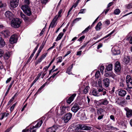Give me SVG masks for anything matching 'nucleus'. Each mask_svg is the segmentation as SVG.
Wrapping results in <instances>:
<instances>
[{
  "instance_id": "39448f33",
  "label": "nucleus",
  "mask_w": 132,
  "mask_h": 132,
  "mask_svg": "<svg viewBox=\"0 0 132 132\" xmlns=\"http://www.w3.org/2000/svg\"><path fill=\"white\" fill-rule=\"evenodd\" d=\"M72 116V113L70 112L68 113L62 117V119L65 123H67L71 119Z\"/></svg>"
},
{
  "instance_id": "79ce46f5",
  "label": "nucleus",
  "mask_w": 132,
  "mask_h": 132,
  "mask_svg": "<svg viewBox=\"0 0 132 132\" xmlns=\"http://www.w3.org/2000/svg\"><path fill=\"white\" fill-rule=\"evenodd\" d=\"M89 26H88L82 32V33L84 34L85 33L87 32L89 30Z\"/></svg>"
},
{
  "instance_id": "e2e57ef3",
  "label": "nucleus",
  "mask_w": 132,
  "mask_h": 132,
  "mask_svg": "<svg viewBox=\"0 0 132 132\" xmlns=\"http://www.w3.org/2000/svg\"><path fill=\"white\" fill-rule=\"evenodd\" d=\"M71 52V51H69L67 52L66 54L64 55V57H65L70 54Z\"/></svg>"
},
{
  "instance_id": "0eeeda50",
  "label": "nucleus",
  "mask_w": 132,
  "mask_h": 132,
  "mask_svg": "<svg viewBox=\"0 0 132 132\" xmlns=\"http://www.w3.org/2000/svg\"><path fill=\"white\" fill-rule=\"evenodd\" d=\"M76 128L78 129H81L86 130H89L91 129L90 127H89L86 126L85 125L81 124L77 125L76 126Z\"/></svg>"
},
{
  "instance_id": "393cba45",
  "label": "nucleus",
  "mask_w": 132,
  "mask_h": 132,
  "mask_svg": "<svg viewBox=\"0 0 132 132\" xmlns=\"http://www.w3.org/2000/svg\"><path fill=\"white\" fill-rule=\"evenodd\" d=\"M11 55V53L10 52H7L4 54V57L5 59L7 60L10 57Z\"/></svg>"
},
{
  "instance_id": "6e6d98bb",
  "label": "nucleus",
  "mask_w": 132,
  "mask_h": 132,
  "mask_svg": "<svg viewBox=\"0 0 132 132\" xmlns=\"http://www.w3.org/2000/svg\"><path fill=\"white\" fill-rule=\"evenodd\" d=\"M6 5L5 4H4L2 3L1 1H0V8L3 7H5Z\"/></svg>"
},
{
  "instance_id": "c9c22d12",
  "label": "nucleus",
  "mask_w": 132,
  "mask_h": 132,
  "mask_svg": "<svg viewBox=\"0 0 132 132\" xmlns=\"http://www.w3.org/2000/svg\"><path fill=\"white\" fill-rule=\"evenodd\" d=\"M126 7L128 9H130L132 8V2L125 5Z\"/></svg>"
},
{
  "instance_id": "cd10ccee",
  "label": "nucleus",
  "mask_w": 132,
  "mask_h": 132,
  "mask_svg": "<svg viewBox=\"0 0 132 132\" xmlns=\"http://www.w3.org/2000/svg\"><path fill=\"white\" fill-rule=\"evenodd\" d=\"M73 67V64H72L71 66L69 67L67 69L66 72L69 75L72 74V72H71L72 69Z\"/></svg>"
},
{
  "instance_id": "5fc2aeb1",
  "label": "nucleus",
  "mask_w": 132,
  "mask_h": 132,
  "mask_svg": "<svg viewBox=\"0 0 132 132\" xmlns=\"http://www.w3.org/2000/svg\"><path fill=\"white\" fill-rule=\"evenodd\" d=\"M104 69V67L103 66L101 65L100 68V70L101 72L102 73H103V70Z\"/></svg>"
},
{
  "instance_id": "4468645a",
  "label": "nucleus",
  "mask_w": 132,
  "mask_h": 132,
  "mask_svg": "<svg viewBox=\"0 0 132 132\" xmlns=\"http://www.w3.org/2000/svg\"><path fill=\"white\" fill-rule=\"evenodd\" d=\"M5 17L9 20L13 18V14L12 12L9 11H7L5 13Z\"/></svg>"
},
{
  "instance_id": "bb28decb",
  "label": "nucleus",
  "mask_w": 132,
  "mask_h": 132,
  "mask_svg": "<svg viewBox=\"0 0 132 132\" xmlns=\"http://www.w3.org/2000/svg\"><path fill=\"white\" fill-rule=\"evenodd\" d=\"M130 57L127 56L125 57L123 59V61L126 64H128L130 62Z\"/></svg>"
},
{
  "instance_id": "1a4fd4ad",
  "label": "nucleus",
  "mask_w": 132,
  "mask_h": 132,
  "mask_svg": "<svg viewBox=\"0 0 132 132\" xmlns=\"http://www.w3.org/2000/svg\"><path fill=\"white\" fill-rule=\"evenodd\" d=\"M80 109L78 104L77 103H75L71 108V110L74 113L77 112Z\"/></svg>"
},
{
  "instance_id": "3c124183",
  "label": "nucleus",
  "mask_w": 132,
  "mask_h": 132,
  "mask_svg": "<svg viewBox=\"0 0 132 132\" xmlns=\"http://www.w3.org/2000/svg\"><path fill=\"white\" fill-rule=\"evenodd\" d=\"M56 44V42H54L53 44V46L49 48L47 50V51H48L52 49H53L54 47L55 46V44Z\"/></svg>"
},
{
  "instance_id": "2eb2a0df",
  "label": "nucleus",
  "mask_w": 132,
  "mask_h": 132,
  "mask_svg": "<svg viewBox=\"0 0 132 132\" xmlns=\"http://www.w3.org/2000/svg\"><path fill=\"white\" fill-rule=\"evenodd\" d=\"M58 128V127L56 126H54L52 127L49 128L46 130L47 132H55V130Z\"/></svg>"
},
{
  "instance_id": "b1692460",
  "label": "nucleus",
  "mask_w": 132,
  "mask_h": 132,
  "mask_svg": "<svg viewBox=\"0 0 132 132\" xmlns=\"http://www.w3.org/2000/svg\"><path fill=\"white\" fill-rule=\"evenodd\" d=\"M6 44V43L4 39L2 38H0V48H2L5 46Z\"/></svg>"
},
{
  "instance_id": "6e6552de",
  "label": "nucleus",
  "mask_w": 132,
  "mask_h": 132,
  "mask_svg": "<svg viewBox=\"0 0 132 132\" xmlns=\"http://www.w3.org/2000/svg\"><path fill=\"white\" fill-rule=\"evenodd\" d=\"M19 2V0H11L10 3L11 6L13 8L16 7L18 4Z\"/></svg>"
},
{
  "instance_id": "5701e85b",
  "label": "nucleus",
  "mask_w": 132,
  "mask_h": 132,
  "mask_svg": "<svg viewBox=\"0 0 132 132\" xmlns=\"http://www.w3.org/2000/svg\"><path fill=\"white\" fill-rule=\"evenodd\" d=\"M119 95L121 97H123L126 94V91L123 89H120L119 90Z\"/></svg>"
},
{
  "instance_id": "72a5a7b5",
  "label": "nucleus",
  "mask_w": 132,
  "mask_h": 132,
  "mask_svg": "<svg viewBox=\"0 0 132 132\" xmlns=\"http://www.w3.org/2000/svg\"><path fill=\"white\" fill-rule=\"evenodd\" d=\"M102 25V23L100 22H99L96 25L95 27V29L97 30H98L101 29V26Z\"/></svg>"
},
{
  "instance_id": "de8ad7c7",
  "label": "nucleus",
  "mask_w": 132,
  "mask_h": 132,
  "mask_svg": "<svg viewBox=\"0 0 132 132\" xmlns=\"http://www.w3.org/2000/svg\"><path fill=\"white\" fill-rule=\"evenodd\" d=\"M81 19V18H76L73 21V23H75L77 21H79Z\"/></svg>"
},
{
  "instance_id": "680f3d73",
  "label": "nucleus",
  "mask_w": 132,
  "mask_h": 132,
  "mask_svg": "<svg viewBox=\"0 0 132 132\" xmlns=\"http://www.w3.org/2000/svg\"><path fill=\"white\" fill-rule=\"evenodd\" d=\"M48 0H41V3L43 4H46Z\"/></svg>"
},
{
  "instance_id": "69168bd1",
  "label": "nucleus",
  "mask_w": 132,
  "mask_h": 132,
  "mask_svg": "<svg viewBox=\"0 0 132 132\" xmlns=\"http://www.w3.org/2000/svg\"><path fill=\"white\" fill-rule=\"evenodd\" d=\"M50 67V66H49V65H48L47 66H46V67H45L44 68V71H45V72H46V71Z\"/></svg>"
},
{
  "instance_id": "4d7b16f0",
  "label": "nucleus",
  "mask_w": 132,
  "mask_h": 132,
  "mask_svg": "<svg viewBox=\"0 0 132 132\" xmlns=\"http://www.w3.org/2000/svg\"><path fill=\"white\" fill-rule=\"evenodd\" d=\"M86 10L85 9H81L80 11L79 12V14L80 13H85V11Z\"/></svg>"
},
{
  "instance_id": "6ab92c4d",
  "label": "nucleus",
  "mask_w": 132,
  "mask_h": 132,
  "mask_svg": "<svg viewBox=\"0 0 132 132\" xmlns=\"http://www.w3.org/2000/svg\"><path fill=\"white\" fill-rule=\"evenodd\" d=\"M103 83L106 87H108L110 83L109 79L106 78H104L103 80Z\"/></svg>"
},
{
  "instance_id": "ddd939ff",
  "label": "nucleus",
  "mask_w": 132,
  "mask_h": 132,
  "mask_svg": "<svg viewBox=\"0 0 132 132\" xmlns=\"http://www.w3.org/2000/svg\"><path fill=\"white\" fill-rule=\"evenodd\" d=\"M126 111V116L127 117L129 118L132 116V110L126 108L124 109Z\"/></svg>"
},
{
  "instance_id": "58836bf2",
  "label": "nucleus",
  "mask_w": 132,
  "mask_h": 132,
  "mask_svg": "<svg viewBox=\"0 0 132 132\" xmlns=\"http://www.w3.org/2000/svg\"><path fill=\"white\" fill-rule=\"evenodd\" d=\"M46 82L42 86H41L40 88L38 89V90L37 91V93L38 92H41V90L45 86L46 84Z\"/></svg>"
},
{
  "instance_id": "ea45409f",
  "label": "nucleus",
  "mask_w": 132,
  "mask_h": 132,
  "mask_svg": "<svg viewBox=\"0 0 132 132\" xmlns=\"http://www.w3.org/2000/svg\"><path fill=\"white\" fill-rule=\"evenodd\" d=\"M120 13V11L119 9H116L114 11V13L116 15H118Z\"/></svg>"
},
{
  "instance_id": "f8f14e48",
  "label": "nucleus",
  "mask_w": 132,
  "mask_h": 132,
  "mask_svg": "<svg viewBox=\"0 0 132 132\" xmlns=\"http://www.w3.org/2000/svg\"><path fill=\"white\" fill-rule=\"evenodd\" d=\"M115 71L117 72H119L121 70V66L120 63L118 62H117L115 64Z\"/></svg>"
},
{
  "instance_id": "7ed1b4c3",
  "label": "nucleus",
  "mask_w": 132,
  "mask_h": 132,
  "mask_svg": "<svg viewBox=\"0 0 132 132\" xmlns=\"http://www.w3.org/2000/svg\"><path fill=\"white\" fill-rule=\"evenodd\" d=\"M21 22L18 19L16 18L13 20L11 23V25L15 28H18L20 26Z\"/></svg>"
},
{
  "instance_id": "bf43d9fd",
  "label": "nucleus",
  "mask_w": 132,
  "mask_h": 132,
  "mask_svg": "<svg viewBox=\"0 0 132 132\" xmlns=\"http://www.w3.org/2000/svg\"><path fill=\"white\" fill-rule=\"evenodd\" d=\"M98 117L97 119L98 120H100L103 118L104 116V115H98Z\"/></svg>"
},
{
  "instance_id": "f257e3e1",
  "label": "nucleus",
  "mask_w": 132,
  "mask_h": 132,
  "mask_svg": "<svg viewBox=\"0 0 132 132\" xmlns=\"http://www.w3.org/2000/svg\"><path fill=\"white\" fill-rule=\"evenodd\" d=\"M24 1L25 3L28 5H22L21 7V9L25 13L28 15L30 16L31 14L30 9L28 5L30 3V0H24Z\"/></svg>"
},
{
  "instance_id": "c756f323",
  "label": "nucleus",
  "mask_w": 132,
  "mask_h": 132,
  "mask_svg": "<svg viewBox=\"0 0 132 132\" xmlns=\"http://www.w3.org/2000/svg\"><path fill=\"white\" fill-rule=\"evenodd\" d=\"M102 105H106L108 104L109 103L108 101H107V99L105 98L101 100Z\"/></svg>"
},
{
  "instance_id": "a18cd8bd",
  "label": "nucleus",
  "mask_w": 132,
  "mask_h": 132,
  "mask_svg": "<svg viewBox=\"0 0 132 132\" xmlns=\"http://www.w3.org/2000/svg\"><path fill=\"white\" fill-rule=\"evenodd\" d=\"M100 75V72L99 71H97L95 73V76L97 78Z\"/></svg>"
},
{
  "instance_id": "09e8293b",
  "label": "nucleus",
  "mask_w": 132,
  "mask_h": 132,
  "mask_svg": "<svg viewBox=\"0 0 132 132\" xmlns=\"http://www.w3.org/2000/svg\"><path fill=\"white\" fill-rule=\"evenodd\" d=\"M16 103H15V104H14L10 108V111L11 112H12L13 111L14 109V108L16 105Z\"/></svg>"
},
{
  "instance_id": "f03ea898",
  "label": "nucleus",
  "mask_w": 132,
  "mask_h": 132,
  "mask_svg": "<svg viewBox=\"0 0 132 132\" xmlns=\"http://www.w3.org/2000/svg\"><path fill=\"white\" fill-rule=\"evenodd\" d=\"M96 84L95 86L97 87V89L98 90V92H102V95H106V92L105 89L102 86L101 81V80H99L98 84L96 83Z\"/></svg>"
},
{
  "instance_id": "412c9836",
  "label": "nucleus",
  "mask_w": 132,
  "mask_h": 132,
  "mask_svg": "<svg viewBox=\"0 0 132 132\" xmlns=\"http://www.w3.org/2000/svg\"><path fill=\"white\" fill-rule=\"evenodd\" d=\"M104 76L106 77H111L114 78L115 77L114 74L112 72H108L105 73Z\"/></svg>"
},
{
  "instance_id": "864d4df0",
  "label": "nucleus",
  "mask_w": 132,
  "mask_h": 132,
  "mask_svg": "<svg viewBox=\"0 0 132 132\" xmlns=\"http://www.w3.org/2000/svg\"><path fill=\"white\" fill-rule=\"evenodd\" d=\"M85 37L84 36H83L80 37L79 39H78V40L80 42L81 41L85 38Z\"/></svg>"
},
{
  "instance_id": "2f4dec72",
  "label": "nucleus",
  "mask_w": 132,
  "mask_h": 132,
  "mask_svg": "<svg viewBox=\"0 0 132 132\" xmlns=\"http://www.w3.org/2000/svg\"><path fill=\"white\" fill-rule=\"evenodd\" d=\"M63 34H64L62 32L60 33L57 37L55 40L56 41H58V40H60L63 36Z\"/></svg>"
},
{
  "instance_id": "dca6fc26",
  "label": "nucleus",
  "mask_w": 132,
  "mask_h": 132,
  "mask_svg": "<svg viewBox=\"0 0 132 132\" xmlns=\"http://www.w3.org/2000/svg\"><path fill=\"white\" fill-rule=\"evenodd\" d=\"M118 47L117 46H116L113 47L112 49V51L113 54L114 55H117L120 54V52L119 50L118 49Z\"/></svg>"
},
{
  "instance_id": "37998d69",
  "label": "nucleus",
  "mask_w": 132,
  "mask_h": 132,
  "mask_svg": "<svg viewBox=\"0 0 132 132\" xmlns=\"http://www.w3.org/2000/svg\"><path fill=\"white\" fill-rule=\"evenodd\" d=\"M62 12V10L61 9L60 10L59 12L58 13V14L57 15H56L55 16H57V19L59 17L61 16V14Z\"/></svg>"
},
{
  "instance_id": "e433bc0d",
  "label": "nucleus",
  "mask_w": 132,
  "mask_h": 132,
  "mask_svg": "<svg viewBox=\"0 0 132 132\" xmlns=\"http://www.w3.org/2000/svg\"><path fill=\"white\" fill-rule=\"evenodd\" d=\"M13 84V82H11V83L10 84V85L9 86L8 88V89L7 90V92L5 94V96H6L7 95V94H8V92H9V90H10V88H11V87H12V86Z\"/></svg>"
},
{
  "instance_id": "0e129e2a",
  "label": "nucleus",
  "mask_w": 132,
  "mask_h": 132,
  "mask_svg": "<svg viewBox=\"0 0 132 132\" xmlns=\"http://www.w3.org/2000/svg\"><path fill=\"white\" fill-rule=\"evenodd\" d=\"M3 51L1 50L0 49V57L3 56Z\"/></svg>"
},
{
  "instance_id": "9d476101",
  "label": "nucleus",
  "mask_w": 132,
  "mask_h": 132,
  "mask_svg": "<svg viewBox=\"0 0 132 132\" xmlns=\"http://www.w3.org/2000/svg\"><path fill=\"white\" fill-rule=\"evenodd\" d=\"M97 91L96 89H93L92 91V94L93 95L96 96H99L102 95L103 94L102 93H100L101 92H98V90Z\"/></svg>"
},
{
  "instance_id": "4c0bfd02",
  "label": "nucleus",
  "mask_w": 132,
  "mask_h": 132,
  "mask_svg": "<svg viewBox=\"0 0 132 132\" xmlns=\"http://www.w3.org/2000/svg\"><path fill=\"white\" fill-rule=\"evenodd\" d=\"M89 87L88 86H86L83 90V92L84 94H87L88 92Z\"/></svg>"
},
{
  "instance_id": "052dcab7",
  "label": "nucleus",
  "mask_w": 132,
  "mask_h": 132,
  "mask_svg": "<svg viewBox=\"0 0 132 132\" xmlns=\"http://www.w3.org/2000/svg\"><path fill=\"white\" fill-rule=\"evenodd\" d=\"M116 102L118 104H122L123 103V102L122 101H120L119 100H117L116 101Z\"/></svg>"
},
{
  "instance_id": "9b49d317",
  "label": "nucleus",
  "mask_w": 132,
  "mask_h": 132,
  "mask_svg": "<svg viewBox=\"0 0 132 132\" xmlns=\"http://www.w3.org/2000/svg\"><path fill=\"white\" fill-rule=\"evenodd\" d=\"M57 19V16H55L54 18L53 19L49 27V29L51 27L52 28H53L56 25V22Z\"/></svg>"
},
{
  "instance_id": "49530a36",
  "label": "nucleus",
  "mask_w": 132,
  "mask_h": 132,
  "mask_svg": "<svg viewBox=\"0 0 132 132\" xmlns=\"http://www.w3.org/2000/svg\"><path fill=\"white\" fill-rule=\"evenodd\" d=\"M115 30H113V31H112L110 33L108 34L105 37V38H106L109 36L111 35H112L115 31Z\"/></svg>"
},
{
  "instance_id": "13d9d810",
  "label": "nucleus",
  "mask_w": 132,
  "mask_h": 132,
  "mask_svg": "<svg viewBox=\"0 0 132 132\" xmlns=\"http://www.w3.org/2000/svg\"><path fill=\"white\" fill-rule=\"evenodd\" d=\"M5 114L6 113H4L1 114V119L0 118V120H2L3 119L4 116H5Z\"/></svg>"
},
{
  "instance_id": "4be33fe9",
  "label": "nucleus",
  "mask_w": 132,
  "mask_h": 132,
  "mask_svg": "<svg viewBox=\"0 0 132 132\" xmlns=\"http://www.w3.org/2000/svg\"><path fill=\"white\" fill-rule=\"evenodd\" d=\"M2 34L5 38H6L10 35V32L8 30H6L2 32Z\"/></svg>"
},
{
  "instance_id": "774afa93",
  "label": "nucleus",
  "mask_w": 132,
  "mask_h": 132,
  "mask_svg": "<svg viewBox=\"0 0 132 132\" xmlns=\"http://www.w3.org/2000/svg\"><path fill=\"white\" fill-rule=\"evenodd\" d=\"M110 118L111 120H112L113 121H115V119L114 118V116L113 115H111L110 116Z\"/></svg>"
},
{
  "instance_id": "f3484780",
  "label": "nucleus",
  "mask_w": 132,
  "mask_h": 132,
  "mask_svg": "<svg viewBox=\"0 0 132 132\" xmlns=\"http://www.w3.org/2000/svg\"><path fill=\"white\" fill-rule=\"evenodd\" d=\"M47 54V53H44V54L42 55L41 57L38 59L37 61V62H36L35 64H37L39 63L40 62L42 61L43 60L44 58L46 57Z\"/></svg>"
},
{
  "instance_id": "338daca9",
  "label": "nucleus",
  "mask_w": 132,
  "mask_h": 132,
  "mask_svg": "<svg viewBox=\"0 0 132 132\" xmlns=\"http://www.w3.org/2000/svg\"><path fill=\"white\" fill-rule=\"evenodd\" d=\"M44 47V45H43V44H42V45H41V46L39 47L38 50L39 51H42V49H43Z\"/></svg>"
},
{
  "instance_id": "473e14b6",
  "label": "nucleus",
  "mask_w": 132,
  "mask_h": 132,
  "mask_svg": "<svg viewBox=\"0 0 132 132\" xmlns=\"http://www.w3.org/2000/svg\"><path fill=\"white\" fill-rule=\"evenodd\" d=\"M106 69L108 71L111 70L112 69V64H109L106 67Z\"/></svg>"
},
{
  "instance_id": "a19ab883",
  "label": "nucleus",
  "mask_w": 132,
  "mask_h": 132,
  "mask_svg": "<svg viewBox=\"0 0 132 132\" xmlns=\"http://www.w3.org/2000/svg\"><path fill=\"white\" fill-rule=\"evenodd\" d=\"M61 115H62L65 112V108L64 107H62L61 109Z\"/></svg>"
},
{
  "instance_id": "20e7f679",
  "label": "nucleus",
  "mask_w": 132,
  "mask_h": 132,
  "mask_svg": "<svg viewBox=\"0 0 132 132\" xmlns=\"http://www.w3.org/2000/svg\"><path fill=\"white\" fill-rule=\"evenodd\" d=\"M126 82L127 86L128 88H132V79L130 75H127V76L126 78Z\"/></svg>"
},
{
  "instance_id": "603ef678",
  "label": "nucleus",
  "mask_w": 132,
  "mask_h": 132,
  "mask_svg": "<svg viewBox=\"0 0 132 132\" xmlns=\"http://www.w3.org/2000/svg\"><path fill=\"white\" fill-rule=\"evenodd\" d=\"M59 72L60 71H59L56 73H54L53 75L49 78L48 79H50L51 77H52L53 78H54L55 77Z\"/></svg>"
},
{
  "instance_id": "aec40b11",
  "label": "nucleus",
  "mask_w": 132,
  "mask_h": 132,
  "mask_svg": "<svg viewBox=\"0 0 132 132\" xmlns=\"http://www.w3.org/2000/svg\"><path fill=\"white\" fill-rule=\"evenodd\" d=\"M76 93H74L72 94L67 101V103L69 104H70L73 100L74 98L76 96Z\"/></svg>"
},
{
  "instance_id": "a878e982",
  "label": "nucleus",
  "mask_w": 132,
  "mask_h": 132,
  "mask_svg": "<svg viewBox=\"0 0 132 132\" xmlns=\"http://www.w3.org/2000/svg\"><path fill=\"white\" fill-rule=\"evenodd\" d=\"M97 113L98 115H104V111L103 109L100 108L97 110Z\"/></svg>"
},
{
  "instance_id": "7c9ffc66",
  "label": "nucleus",
  "mask_w": 132,
  "mask_h": 132,
  "mask_svg": "<svg viewBox=\"0 0 132 132\" xmlns=\"http://www.w3.org/2000/svg\"><path fill=\"white\" fill-rule=\"evenodd\" d=\"M37 129L34 126H31L30 128L29 131L30 132H36Z\"/></svg>"
},
{
  "instance_id": "f704fd0d",
  "label": "nucleus",
  "mask_w": 132,
  "mask_h": 132,
  "mask_svg": "<svg viewBox=\"0 0 132 132\" xmlns=\"http://www.w3.org/2000/svg\"><path fill=\"white\" fill-rule=\"evenodd\" d=\"M94 103L95 104H97L98 106H101L102 105L101 100L100 101H97L95 100L94 101Z\"/></svg>"
},
{
  "instance_id": "c03bdc74",
  "label": "nucleus",
  "mask_w": 132,
  "mask_h": 132,
  "mask_svg": "<svg viewBox=\"0 0 132 132\" xmlns=\"http://www.w3.org/2000/svg\"><path fill=\"white\" fill-rule=\"evenodd\" d=\"M119 86L122 87H124L125 86L124 82L123 81L119 83Z\"/></svg>"
},
{
  "instance_id": "c85d7f7f",
  "label": "nucleus",
  "mask_w": 132,
  "mask_h": 132,
  "mask_svg": "<svg viewBox=\"0 0 132 132\" xmlns=\"http://www.w3.org/2000/svg\"><path fill=\"white\" fill-rule=\"evenodd\" d=\"M20 16L24 20H27L28 19V17L25 15L22 12H20Z\"/></svg>"
},
{
  "instance_id": "a211bd4d",
  "label": "nucleus",
  "mask_w": 132,
  "mask_h": 132,
  "mask_svg": "<svg viewBox=\"0 0 132 132\" xmlns=\"http://www.w3.org/2000/svg\"><path fill=\"white\" fill-rule=\"evenodd\" d=\"M45 119V118L44 117H43L41 119H42L38 121L36 125L34 126L36 128L38 129L39 128L41 125L42 123H43V121L42 120H44Z\"/></svg>"
},
{
  "instance_id": "8fccbe9b",
  "label": "nucleus",
  "mask_w": 132,
  "mask_h": 132,
  "mask_svg": "<svg viewBox=\"0 0 132 132\" xmlns=\"http://www.w3.org/2000/svg\"><path fill=\"white\" fill-rule=\"evenodd\" d=\"M62 56L59 57L57 58L58 60L57 61V63L61 62L62 61Z\"/></svg>"
},
{
  "instance_id": "423d86ee",
  "label": "nucleus",
  "mask_w": 132,
  "mask_h": 132,
  "mask_svg": "<svg viewBox=\"0 0 132 132\" xmlns=\"http://www.w3.org/2000/svg\"><path fill=\"white\" fill-rule=\"evenodd\" d=\"M18 36L15 34L12 35L9 40L10 43L12 44L16 43L18 39Z\"/></svg>"
}]
</instances>
